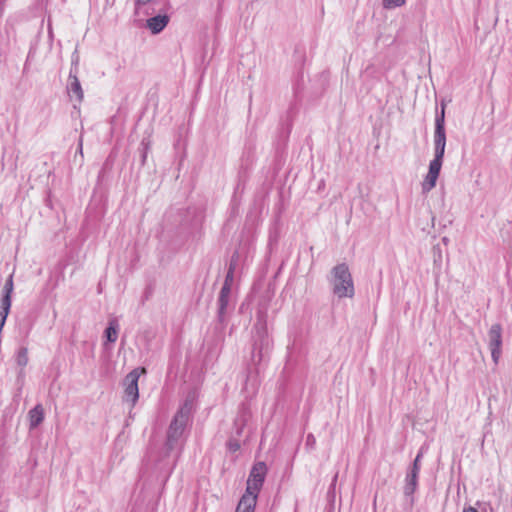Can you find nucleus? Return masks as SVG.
I'll return each instance as SVG.
<instances>
[{
  "label": "nucleus",
  "instance_id": "f257e3e1",
  "mask_svg": "<svg viewBox=\"0 0 512 512\" xmlns=\"http://www.w3.org/2000/svg\"><path fill=\"white\" fill-rule=\"evenodd\" d=\"M193 400L187 397L173 416L167 431L166 439L160 450L158 463L167 461L170 472L176 466L186 441L185 432L192 422Z\"/></svg>",
  "mask_w": 512,
  "mask_h": 512
},
{
  "label": "nucleus",
  "instance_id": "f03ea898",
  "mask_svg": "<svg viewBox=\"0 0 512 512\" xmlns=\"http://www.w3.org/2000/svg\"><path fill=\"white\" fill-rule=\"evenodd\" d=\"M268 305L261 304L256 311V320L252 327V353L251 361L258 373L259 366L269 358L273 340L268 331Z\"/></svg>",
  "mask_w": 512,
  "mask_h": 512
},
{
  "label": "nucleus",
  "instance_id": "7ed1b4c3",
  "mask_svg": "<svg viewBox=\"0 0 512 512\" xmlns=\"http://www.w3.org/2000/svg\"><path fill=\"white\" fill-rule=\"evenodd\" d=\"M332 292L338 298H352L355 294L354 282L346 263H340L331 270Z\"/></svg>",
  "mask_w": 512,
  "mask_h": 512
},
{
  "label": "nucleus",
  "instance_id": "20e7f679",
  "mask_svg": "<svg viewBox=\"0 0 512 512\" xmlns=\"http://www.w3.org/2000/svg\"><path fill=\"white\" fill-rule=\"evenodd\" d=\"M423 457L422 449L417 453L414 461L407 470L405 484L403 487L404 496L409 500L410 507L414 505V493L418 488V478L421 470V459Z\"/></svg>",
  "mask_w": 512,
  "mask_h": 512
},
{
  "label": "nucleus",
  "instance_id": "39448f33",
  "mask_svg": "<svg viewBox=\"0 0 512 512\" xmlns=\"http://www.w3.org/2000/svg\"><path fill=\"white\" fill-rule=\"evenodd\" d=\"M445 108L446 104L441 103V111H436L434 130V154L445 155L446 130H445Z\"/></svg>",
  "mask_w": 512,
  "mask_h": 512
},
{
  "label": "nucleus",
  "instance_id": "423d86ee",
  "mask_svg": "<svg viewBox=\"0 0 512 512\" xmlns=\"http://www.w3.org/2000/svg\"><path fill=\"white\" fill-rule=\"evenodd\" d=\"M266 473L267 466L265 462L259 461L255 463L250 470L245 492H251L253 495L258 496L265 481Z\"/></svg>",
  "mask_w": 512,
  "mask_h": 512
},
{
  "label": "nucleus",
  "instance_id": "0eeeda50",
  "mask_svg": "<svg viewBox=\"0 0 512 512\" xmlns=\"http://www.w3.org/2000/svg\"><path fill=\"white\" fill-rule=\"evenodd\" d=\"M142 373H146V369L144 367H137L129 372L124 379L125 398L131 402V407H134L139 399L138 380Z\"/></svg>",
  "mask_w": 512,
  "mask_h": 512
},
{
  "label": "nucleus",
  "instance_id": "6e6552de",
  "mask_svg": "<svg viewBox=\"0 0 512 512\" xmlns=\"http://www.w3.org/2000/svg\"><path fill=\"white\" fill-rule=\"evenodd\" d=\"M488 345L491 357L495 364H498L502 354V327L499 323L493 324L488 331Z\"/></svg>",
  "mask_w": 512,
  "mask_h": 512
},
{
  "label": "nucleus",
  "instance_id": "1a4fd4ad",
  "mask_svg": "<svg viewBox=\"0 0 512 512\" xmlns=\"http://www.w3.org/2000/svg\"><path fill=\"white\" fill-rule=\"evenodd\" d=\"M230 294L231 292L220 290L217 304V322L221 326L220 329L223 330L226 325V316L227 312L230 308L229 301H230Z\"/></svg>",
  "mask_w": 512,
  "mask_h": 512
},
{
  "label": "nucleus",
  "instance_id": "9d476101",
  "mask_svg": "<svg viewBox=\"0 0 512 512\" xmlns=\"http://www.w3.org/2000/svg\"><path fill=\"white\" fill-rule=\"evenodd\" d=\"M168 23L169 16L167 14H158L147 19L146 26L152 34H159L165 29Z\"/></svg>",
  "mask_w": 512,
  "mask_h": 512
},
{
  "label": "nucleus",
  "instance_id": "9b49d317",
  "mask_svg": "<svg viewBox=\"0 0 512 512\" xmlns=\"http://www.w3.org/2000/svg\"><path fill=\"white\" fill-rule=\"evenodd\" d=\"M67 92L70 97H72V95H74L78 102H81L83 100V97H84L83 89H82V86L78 79L77 74L75 75L74 72L69 73Z\"/></svg>",
  "mask_w": 512,
  "mask_h": 512
},
{
  "label": "nucleus",
  "instance_id": "f8f14e48",
  "mask_svg": "<svg viewBox=\"0 0 512 512\" xmlns=\"http://www.w3.org/2000/svg\"><path fill=\"white\" fill-rule=\"evenodd\" d=\"M29 429L37 428L44 420V408L41 404L35 405L28 412Z\"/></svg>",
  "mask_w": 512,
  "mask_h": 512
},
{
  "label": "nucleus",
  "instance_id": "ddd939ff",
  "mask_svg": "<svg viewBox=\"0 0 512 512\" xmlns=\"http://www.w3.org/2000/svg\"><path fill=\"white\" fill-rule=\"evenodd\" d=\"M152 147V136L151 133H145L138 147V153L140 157V165L141 167L145 166L147 161L148 153L151 151Z\"/></svg>",
  "mask_w": 512,
  "mask_h": 512
},
{
  "label": "nucleus",
  "instance_id": "4468645a",
  "mask_svg": "<svg viewBox=\"0 0 512 512\" xmlns=\"http://www.w3.org/2000/svg\"><path fill=\"white\" fill-rule=\"evenodd\" d=\"M13 289H14L13 274H11L7 278V280L4 284V287H3L2 297H1V308L11 309Z\"/></svg>",
  "mask_w": 512,
  "mask_h": 512
},
{
  "label": "nucleus",
  "instance_id": "2eb2a0df",
  "mask_svg": "<svg viewBox=\"0 0 512 512\" xmlns=\"http://www.w3.org/2000/svg\"><path fill=\"white\" fill-rule=\"evenodd\" d=\"M256 495H253L251 492H245L237 505V508L242 509L244 512H254L256 503H257Z\"/></svg>",
  "mask_w": 512,
  "mask_h": 512
},
{
  "label": "nucleus",
  "instance_id": "dca6fc26",
  "mask_svg": "<svg viewBox=\"0 0 512 512\" xmlns=\"http://www.w3.org/2000/svg\"><path fill=\"white\" fill-rule=\"evenodd\" d=\"M118 330H119V323L117 319H111L108 322V326L104 330V337L106 339V342L104 345H107V343H114L116 342L118 338Z\"/></svg>",
  "mask_w": 512,
  "mask_h": 512
},
{
  "label": "nucleus",
  "instance_id": "f3484780",
  "mask_svg": "<svg viewBox=\"0 0 512 512\" xmlns=\"http://www.w3.org/2000/svg\"><path fill=\"white\" fill-rule=\"evenodd\" d=\"M444 155L434 154V159L429 164V174L439 176L443 164Z\"/></svg>",
  "mask_w": 512,
  "mask_h": 512
},
{
  "label": "nucleus",
  "instance_id": "a211bd4d",
  "mask_svg": "<svg viewBox=\"0 0 512 512\" xmlns=\"http://www.w3.org/2000/svg\"><path fill=\"white\" fill-rule=\"evenodd\" d=\"M28 349L27 347H20L16 353V363L22 369L28 364Z\"/></svg>",
  "mask_w": 512,
  "mask_h": 512
},
{
  "label": "nucleus",
  "instance_id": "6ab92c4d",
  "mask_svg": "<svg viewBox=\"0 0 512 512\" xmlns=\"http://www.w3.org/2000/svg\"><path fill=\"white\" fill-rule=\"evenodd\" d=\"M439 176L427 173L423 183L422 192L426 193L432 190L436 186V182Z\"/></svg>",
  "mask_w": 512,
  "mask_h": 512
},
{
  "label": "nucleus",
  "instance_id": "aec40b11",
  "mask_svg": "<svg viewBox=\"0 0 512 512\" xmlns=\"http://www.w3.org/2000/svg\"><path fill=\"white\" fill-rule=\"evenodd\" d=\"M245 425H246V420L242 416L237 417L233 423V433L231 436H235L236 438H239L243 433V429H244Z\"/></svg>",
  "mask_w": 512,
  "mask_h": 512
},
{
  "label": "nucleus",
  "instance_id": "412c9836",
  "mask_svg": "<svg viewBox=\"0 0 512 512\" xmlns=\"http://www.w3.org/2000/svg\"><path fill=\"white\" fill-rule=\"evenodd\" d=\"M226 447L231 453H235L241 448L240 441L235 436H230L226 442Z\"/></svg>",
  "mask_w": 512,
  "mask_h": 512
},
{
  "label": "nucleus",
  "instance_id": "4be33fe9",
  "mask_svg": "<svg viewBox=\"0 0 512 512\" xmlns=\"http://www.w3.org/2000/svg\"><path fill=\"white\" fill-rule=\"evenodd\" d=\"M79 62H80V56H79L78 50L75 49L71 55V68H70L69 73H73V71H74L75 75L78 74Z\"/></svg>",
  "mask_w": 512,
  "mask_h": 512
},
{
  "label": "nucleus",
  "instance_id": "5701e85b",
  "mask_svg": "<svg viewBox=\"0 0 512 512\" xmlns=\"http://www.w3.org/2000/svg\"><path fill=\"white\" fill-rule=\"evenodd\" d=\"M233 281L234 273H232V271H227L221 290L231 292Z\"/></svg>",
  "mask_w": 512,
  "mask_h": 512
},
{
  "label": "nucleus",
  "instance_id": "b1692460",
  "mask_svg": "<svg viewBox=\"0 0 512 512\" xmlns=\"http://www.w3.org/2000/svg\"><path fill=\"white\" fill-rule=\"evenodd\" d=\"M304 89V79L303 72H299L297 75L296 83L294 84L293 90L296 97H298L299 93Z\"/></svg>",
  "mask_w": 512,
  "mask_h": 512
},
{
  "label": "nucleus",
  "instance_id": "393cba45",
  "mask_svg": "<svg viewBox=\"0 0 512 512\" xmlns=\"http://www.w3.org/2000/svg\"><path fill=\"white\" fill-rule=\"evenodd\" d=\"M406 0H383L385 8L401 7L405 4Z\"/></svg>",
  "mask_w": 512,
  "mask_h": 512
},
{
  "label": "nucleus",
  "instance_id": "a878e982",
  "mask_svg": "<svg viewBox=\"0 0 512 512\" xmlns=\"http://www.w3.org/2000/svg\"><path fill=\"white\" fill-rule=\"evenodd\" d=\"M238 257H239L238 252L237 251L234 252L233 255L231 256V260H230L227 271H232V273H235V270L237 267V262H238Z\"/></svg>",
  "mask_w": 512,
  "mask_h": 512
},
{
  "label": "nucleus",
  "instance_id": "bb28decb",
  "mask_svg": "<svg viewBox=\"0 0 512 512\" xmlns=\"http://www.w3.org/2000/svg\"><path fill=\"white\" fill-rule=\"evenodd\" d=\"M306 447L310 450H313L316 446V439L313 434L309 433L306 437Z\"/></svg>",
  "mask_w": 512,
  "mask_h": 512
},
{
  "label": "nucleus",
  "instance_id": "cd10ccee",
  "mask_svg": "<svg viewBox=\"0 0 512 512\" xmlns=\"http://www.w3.org/2000/svg\"><path fill=\"white\" fill-rule=\"evenodd\" d=\"M111 168H112V163L110 162V160H109V159H107V160L104 162L103 167H102V169H101V170H100V172H99L98 178H99V179H100V178H103V177H104V175H105L106 170H110Z\"/></svg>",
  "mask_w": 512,
  "mask_h": 512
},
{
  "label": "nucleus",
  "instance_id": "c85d7f7f",
  "mask_svg": "<svg viewBox=\"0 0 512 512\" xmlns=\"http://www.w3.org/2000/svg\"><path fill=\"white\" fill-rule=\"evenodd\" d=\"M144 338L147 343H149L155 336L154 332L152 330H145L143 332Z\"/></svg>",
  "mask_w": 512,
  "mask_h": 512
},
{
  "label": "nucleus",
  "instance_id": "c756f323",
  "mask_svg": "<svg viewBox=\"0 0 512 512\" xmlns=\"http://www.w3.org/2000/svg\"><path fill=\"white\" fill-rule=\"evenodd\" d=\"M151 1L152 0H135L134 1L135 9L138 10L142 6H145L146 4L150 3Z\"/></svg>",
  "mask_w": 512,
  "mask_h": 512
},
{
  "label": "nucleus",
  "instance_id": "7c9ffc66",
  "mask_svg": "<svg viewBox=\"0 0 512 512\" xmlns=\"http://www.w3.org/2000/svg\"><path fill=\"white\" fill-rule=\"evenodd\" d=\"M463 512H478V510L472 506L463 509Z\"/></svg>",
  "mask_w": 512,
  "mask_h": 512
},
{
  "label": "nucleus",
  "instance_id": "2f4dec72",
  "mask_svg": "<svg viewBox=\"0 0 512 512\" xmlns=\"http://www.w3.org/2000/svg\"><path fill=\"white\" fill-rule=\"evenodd\" d=\"M442 242H443L445 245H447V244H448V242H449V239H448L447 237H443V238H442Z\"/></svg>",
  "mask_w": 512,
  "mask_h": 512
},
{
  "label": "nucleus",
  "instance_id": "473e14b6",
  "mask_svg": "<svg viewBox=\"0 0 512 512\" xmlns=\"http://www.w3.org/2000/svg\"><path fill=\"white\" fill-rule=\"evenodd\" d=\"M78 151H80V153H82V140L81 139H80V142H79Z\"/></svg>",
  "mask_w": 512,
  "mask_h": 512
}]
</instances>
